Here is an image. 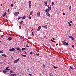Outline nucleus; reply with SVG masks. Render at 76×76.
<instances>
[{
	"mask_svg": "<svg viewBox=\"0 0 76 76\" xmlns=\"http://www.w3.org/2000/svg\"><path fill=\"white\" fill-rule=\"evenodd\" d=\"M19 12H15L14 14L15 16H17L18 15H19Z\"/></svg>",
	"mask_w": 76,
	"mask_h": 76,
	"instance_id": "1",
	"label": "nucleus"
},
{
	"mask_svg": "<svg viewBox=\"0 0 76 76\" xmlns=\"http://www.w3.org/2000/svg\"><path fill=\"white\" fill-rule=\"evenodd\" d=\"M20 60V58H19L18 59H17V60H15L14 61V63H17L18 61H19V60Z\"/></svg>",
	"mask_w": 76,
	"mask_h": 76,
	"instance_id": "2",
	"label": "nucleus"
},
{
	"mask_svg": "<svg viewBox=\"0 0 76 76\" xmlns=\"http://www.w3.org/2000/svg\"><path fill=\"white\" fill-rule=\"evenodd\" d=\"M12 38V37H8V41H11V40L12 39V38Z\"/></svg>",
	"mask_w": 76,
	"mask_h": 76,
	"instance_id": "3",
	"label": "nucleus"
},
{
	"mask_svg": "<svg viewBox=\"0 0 76 76\" xmlns=\"http://www.w3.org/2000/svg\"><path fill=\"white\" fill-rule=\"evenodd\" d=\"M37 17H39L40 16V12H39V11H38L37 12Z\"/></svg>",
	"mask_w": 76,
	"mask_h": 76,
	"instance_id": "4",
	"label": "nucleus"
},
{
	"mask_svg": "<svg viewBox=\"0 0 76 76\" xmlns=\"http://www.w3.org/2000/svg\"><path fill=\"white\" fill-rule=\"evenodd\" d=\"M41 29V27L40 26H39L37 28V31H40V30Z\"/></svg>",
	"mask_w": 76,
	"mask_h": 76,
	"instance_id": "5",
	"label": "nucleus"
},
{
	"mask_svg": "<svg viewBox=\"0 0 76 76\" xmlns=\"http://www.w3.org/2000/svg\"><path fill=\"white\" fill-rule=\"evenodd\" d=\"M46 15H47V16H49V17H50V14L48 12H46Z\"/></svg>",
	"mask_w": 76,
	"mask_h": 76,
	"instance_id": "6",
	"label": "nucleus"
},
{
	"mask_svg": "<svg viewBox=\"0 0 76 76\" xmlns=\"http://www.w3.org/2000/svg\"><path fill=\"white\" fill-rule=\"evenodd\" d=\"M9 68H10V67H7L5 69V70H10V69H9Z\"/></svg>",
	"mask_w": 76,
	"mask_h": 76,
	"instance_id": "7",
	"label": "nucleus"
},
{
	"mask_svg": "<svg viewBox=\"0 0 76 76\" xmlns=\"http://www.w3.org/2000/svg\"><path fill=\"white\" fill-rule=\"evenodd\" d=\"M69 38H71L72 39V40H73V39H74V38L72 36H69Z\"/></svg>",
	"mask_w": 76,
	"mask_h": 76,
	"instance_id": "8",
	"label": "nucleus"
},
{
	"mask_svg": "<svg viewBox=\"0 0 76 76\" xmlns=\"http://www.w3.org/2000/svg\"><path fill=\"white\" fill-rule=\"evenodd\" d=\"M48 11H49V9H48V8H47L45 10V13H47L48 12Z\"/></svg>",
	"mask_w": 76,
	"mask_h": 76,
	"instance_id": "9",
	"label": "nucleus"
},
{
	"mask_svg": "<svg viewBox=\"0 0 76 76\" xmlns=\"http://www.w3.org/2000/svg\"><path fill=\"white\" fill-rule=\"evenodd\" d=\"M47 26L46 25L45 26H42V27H43V28H45V29H47Z\"/></svg>",
	"mask_w": 76,
	"mask_h": 76,
	"instance_id": "10",
	"label": "nucleus"
},
{
	"mask_svg": "<svg viewBox=\"0 0 76 76\" xmlns=\"http://www.w3.org/2000/svg\"><path fill=\"white\" fill-rule=\"evenodd\" d=\"M62 42H63V44H64V45H66V43L64 41H62Z\"/></svg>",
	"mask_w": 76,
	"mask_h": 76,
	"instance_id": "11",
	"label": "nucleus"
},
{
	"mask_svg": "<svg viewBox=\"0 0 76 76\" xmlns=\"http://www.w3.org/2000/svg\"><path fill=\"white\" fill-rule=\"evenodd\" d=\"M1 56H3L4 57H7V56L6 55H5V54H2Z\"/></svg>",
	"mask_w": 76,
	"mask_h": 76,
	"instance_id": "12",
	"label": "nucleus"
},
{
	"mask_svg": "<svg viewBox=\"0 0 76 76\" xmlns=\"http://www.w3.org/2000/svg\"><path fill=\"white\" fill-rule=\"evenodd\" d=\"M33 13V11H32L30 12V15H32V14Z\"/></svg>",
	"mask_w": 76,
	"mask_h": 76,
	"instance_id": "13",
	"label": "nucleus"
},
{
	"mask_svg": "<svg viewBox=\"0 0 76 76\" xmlns=\"http://www.w3.org/2000/svg\"><path fill=\"white\" fill-rule=\"evenodd\" d=\"M23 20H22L21 22H19V23L20 24V25H22V23H23Z\"/></svg>",
	"mask_w": 76,
	"mask_h": 76,
	"instance_id": "14",
	"label": "nucleus"
},
{
	"mask_svg": "<svg viewBox=\"0 0 76 76\" xmlns=\"http://www.w3.org/2000/svg\"><path fill=\"white\" fill-rule=\"evenodd\" d=\"M17 50H18V51H20V49L19 48H17Z\"/></svg>",
	"mask_w": 76,
	"mask_h": 76,
	"instance_id": "15",
	"label": "nucleus"
},
{
	"mask_svg": "<svg viewBox=\"0 0 76 76\" xmlns=\"http://www.w3.org/2000/svg\"><path fill=\"white\" fill-rule=\"evenodd\" d=\"M70 68L72 69V70H74V68H73V67H72V66H70Z\"/></svg>",
	"mask_w": 76,
	"mask_h": 76,
	"instance_id": "16",
	"label": "nucleus"
},
{
	"mask_svg": "<svg viewBox=\"0 0 76 76\" xmlns=\"http://www.w3.org/2000/svg\"><path fill=\"white\" fill-rule=\"evenodd\" d=\"M69 9L70 11H71V10H72V7L71 6H70L69 7Z\"/></svg>",
	"mask_w": 76,
	"mask_h": 76,
	"instance_id": "17",
	"label": "nucleus"
},
{
	"mask_svg": "<svg viewBox=\"0 0 76 76\" xmlns=\"http://www.w3.org/2000/svg\"><path fill=\"white\" fill-rule=\"evenodd\" d=\"M49 9V10H51V7H49L48 8V9Z\"/></svg>",
	"mask_w": 76,
	"mask_h": 76,
	"instance_id": "18",
	"label": "nucleus"
},
{
	"mask_svg": "<svg viewBox=\"0 0 76 76\" xmlns=\"http://www.w3.org/2000/svg\"><path fill=\"white\" fill-rule=\"evenodd\" d=\"M21 56H23L24 57H26V55H23L22 54H21Z\"/></svg>",
	"mask_w": 76,
	"mask_h": 76,
	"instance_id": "19",
	"label": "nucleus"
},
{
	"mask_svg": "<svg viewBox=\"0 0 76 76\" xmlns=\"http://www.w3.org/2000/svg\"><path fill=\"white\" fill-rule=\"evenodd\" d=\"M68 24L70 26H72V25H71V24H70V22H68Z\"/></svg>",
	"mask_w": 76,
	"mask_h": 76,
	"instance_id": "20",
	"label": "nucleus"
},
{
	"mask_svg": "<svg viewBox=\"0 0 76 76\" xmlns=\"http://www.w3.org/2000/svg\"><path fill=\"white\" fill-rule=\"evenodd\" d=\"M35 55H36V56H39V53H38V54L36 53L35 54Z\"/></svg>",
	"mask_w": 76,
	"mask_h": 76,
	"instance_id": "21",
	"label": "nucleus"
},
{
	"mask_svg": "<svg viewBox=\"0 0 76 76\" xmlns=\"http://www.w3.org/2000/svg\"><path fill=\"white\" fill-rule=\"evenodd\" d=\"M29 4V5H30L31 4V1H29L28 2Z\"/></svg>",
	"mask_w": 76,
	"mask_h": 76,
	"instance_id": "22",
	"label": "nucleus"
},
{
	"mask_svg": "<svg viewBox=\"0 0 76 76\" xmlns=\"http://www.w3.org/2000/svg\"><path fill=\"white\" fill-rule=\"evenodd\" d=\"M29 9H31V5H29Z\"/></svg>",
	"mask_w": 76,
	"mask_h": 76,
	"instance_id": "23",
	"label": "nucleus"
},
{
	"mask_svg": "<svg viewBox=\"0 0 76 76\" xmlns=\"http://www.w3.org/2000/svg\"><path fill=\"white\" fill-rule=\"evenodd\" d=\"M53 5H54V2H53L51 4V6H53Z\"/></svg>",
	"mask_w": 76,
	"mask_h": 76,
	"instance_id": "24",
	"label": "nucleus"
},
{
	"mask_svg": "<svg viewBox=\"0 0 76 76\" xmlns=\"http://www.w3.org/2000/svg\"><path fill=\"white\" fill-rule=\"evenodd\" d=\"M66 46H69V43H68V42H66Z\"/></svg>",
	"mask_w": 76,
	"mask_h": 76,
	"instance_id": "25",
	"label": "nucleus"
},
{
	"mask_svg": "<svg viewBox=\"0 0 76 76\" xmlns=\"http://www.w3.org/2000/svg\"><path fill=\"white\" fill-rule=\"evenodd\" d=\"M44 3H45V4L47 3V2L46 1H45Z\"/></svg>",
	"mask_w": 76,
	"mask_h": 76,
	"instance_id": "26",
	"label": "nucleus"
},
{
	"mask_svg": "<svg viewBox=\"0 0 76 76\" xmlns=\"http://www.w3.org/2000/svg\"><path fill=\"white\" fill-rule=\"evenodd\" d=\"M12 50L13 51H15V48H12Z\"/></svg>",
	"mask_w": 76,
	"mask_h": 76,
	"instance_id": "27",
	"label": "nucleus"
},
{
	"mask_svg": "<svg viewBox=\"0 0 76 76\" xmlns=\"http://www.w3.org/2000/svg\"><path fill=\"white\" fill-rule=\"evenodd\" d=\"M10 72L11 73H13V71L12 70H11L10 71Z\"/></svg>",
	"mask_w": 76,
	"mask_h": 76,
	"instance_id": "28",
	"label": "nucleus"
},
{
	"mask_svg": "<svg viewBox=\"0 0 76 76\" xmlns=\"http://www.w3.org/2000/svg\"><path fill=\"white\" fill-rule=\"evenodd\" d=\"M28 18H29V19H31V17L30 16V15H29Z\"/></svg>",
	"mask_w": 76,
	"mask_h": 76,
	"instance_id": "29",
	"label": "nucleus"
},
{
	"mask_svg": "<svg viewBox=\"0 0 76 76\" xmlns=\"http://www.w3.org/2000/svg\"><path fill=\"white\" fill-rule=\"evenodd\" d=\"M3 73H6V71L4 70L3 71Z\"/></svg>",
	"mask_w": 76,
	"mask_h": 76,
	"instance_id": "30",
	"label": "nucleus"
},
{
	"mask_svg": "<svg viewBox=\"0 0 76 76\" xmlns=\"http://www.w3.org/2000/svg\"><path fill=\"white\" fill-rule=\"evenodd\" d=\"M26 17H23L22 18V19H25Z\"/></svg>",
	"mask_w": 76,
	"mask_h": 76,
	"instance_id": "31",
	"label": "nucleus"
},
{
	"mask_svg": "<svg viewBox=\"0 0 76 76\" xmlns=\"http://www.w3.org/2000/svg\"><path fill=\"white\" fill-rule=\"evenodd\" d=\"M9 51H12V49H9Z\"/></svg>",
	"mask_w": 76,
	"mask_h": 76,
	"instance_id": "32",
	"label": "nucleus"
},
{
	"mask_svg": "<svg viewBox=\"0 0 76 76\" xmlns=\"http://www.w3.org/2000/svg\"><path fill=\"white\" fill-rule=\"evenodd\" d=\"M11 7H13V4H11Z\"/></svg>",
	"mask_w": 76,
	"mask_h": 76,
	"instance_id": "33",
	"label": "nucleus"
},
{
	"mask_svg": "<svg viewBox=\"0 0 76 76\" xmlns=\"http://www.w3.org/2000/svg\"><path fill=\"white\" fill-rule=\"evenodd\" d=\"M22 50H25V48H23Z\"/></svg>",
	"mask_w": 76,
	"mask_h": 76,
	"instance_id": "34",
	"label": "nucleus"
},
{
	"mask_svg": "<svg viewBox=\"0 0 76 76\" xmlns=\"http://www.w3.org/2000/svg\"><path fill=\"white\" fill-rule=\"evenodd\" d=\"M53 68H54V69H57V67L55 66H53Z\"/></svg>",
	"mask_w": 76,
	"mask_h": 76,
	"instance_id": "35",
	"label": "nucleus"
},
{
	"mask_svg": "<svg viewBox=\"0 0 76 76\" xmlns=\"http://www.w3.org/2000/svg\"><path fill=\"white\" fill-rule=\"evenodd\" d=\"M43 67H45V65H44V64H43Z\"/></svg>",
	"mask_w": 76,
	"mask_h": 76,
	"instance_id": "36",
	"label": "nucleus"
},
{
	"mask_svg": "<svg viewBox=\"0 0 76 76\" xmlns=\"http://www.w3.org/2000/svg\"><path fill=\"white\" fill-rule=\"evenodd\" d=\"M0 53H3V52L1 50H0Z\"/></svg>",
	"mask_w": 76,
	"mask_h": 76,
	"instance_id": "37",
	"label": "nucleus"
},
{
	"mask_svg": "<svg viewBox=\"0 0 76 76\" xmlns=\"http://www.w3.org/2000/svg\"><path fill=\"white\" fill-rule=\"evenodd\" d=\"M6 16V14H4V15H3V16L4 17V16Z\"/></svg>",
	"mask_w": 76,
	"mask_h": 76,
	"instance_id": "38",
	"label": "nucleus"
},
{
	"mask_svg": "<svg viewBox=\"0 0 76 76\" xmlns=\"http://www.w3.org/2000/svg\"><path fill=\"white\" fill-rule=\"evenodd\" d=\"M47 3L45 4V5L46 6H47Z\"/></svg>",
	"mask_w": 76,
	"mask_h": 76,
	"instance_id": "39",
	"label": "nucleus"
},
{
	"mask_svg": "<svg viewBox=\"0 0 76 76\" xmlns=\"http://www.w3.org/2000/svg\"><path fill=\"white\" fill-rule=\"evenodd\" d=\"M26 46L27 47H30L29 46L27 45H26Z\"/></svg>",
	"mask_w": 76,
	"mask_h": 76,
	"instance_id": "40",
	"label": "nucleus"
},
{
	"mask_svg": "<svg viewBox=\"0 0 76 76\" xmlns=\"http://www.w3.org/2000/svg\"><path fill=\"white\" fill-rule=\"evenodd\" d=\"M72 48H74V47H75V46L74 45H72Z\"/></svg>",
	"mask_w": 76,
	"mask_h": 76,
	"instance_id": "41",
	"label": "nucleus"
},
{
	"mask_svg": "<svg viewBox=\"0 0 76 76\" xmlns=\"http://www.w3.org/2000/svg\"><path fill=\"white\" fill-rule=\"evenodd\" d=\"M63 15L64 16V15H65V13H64V12L63 13Z\"/></svg>",
	"mask_w": 76,
	"mask_h": 76,
	"instance_id": "42",
	"label": "nucleus"
},
{
	"mask_svg": "<svg viewBox=\"0 0 76 76\" xmlns=\"http://www.w3.org/2000/svg\"><path fill=\"white\" fill-rule=\"evenodd\" d=\"M47 7L48 8L50 7L49 5H48Z\"/></svg>",
	"mask_w": 76,
	"mask_h": 76,
	"instance_id": "43",
	"label": "nucleus"
},
{
	"mask_svg": "<svg viewBox=\"0 0 76 76\" xmlns=\"http://www.w3.org/2000/svg\"><path fill=\"white\" fill-rule=\"evenodd\" d=\"M11 75L12 76H15V75L13 74H11Z\"/></svg>",
	"mask_w": 76,
	"mask_h": 76,
	"instance_id": "44",
	"label": "nucleus"
},
{
	"mask_svg": "<svg viewBox=\"0 0 76 76\" xmlns=\"http://www.w3.org/2000/svg\"><path fill=\"white\" fill-rule=\"evenodd\" d=\"M4 35H1V37H4Z\"/></svg>",
	"mask_w": 76,
	"mask_h": 76,
	"instance_id": "45",
	"label": "nucleus"
},
{
	"mask_svg": "<svg viewBox=\"0 0 76 76\" xmlns=\"http://www.w3.org/2000/svg\"><path fill=\"white\" fill-rule=\"evenodd\" d=\"M20 19V17H19L18 18V20H19V19Z\"/></svg>",
	"mask_w": 76,
	"mask_h": 76,
	"instance_id": "46",
	"label": "nucleus"
},
{
	"mask_svg": "<svg viewBox=\"0 0 76 76\" xmlns=\"http://www.w3.org/2000/svg\"><path fill=\"white\" fill-rule=\"evenodd\" d=\"M51 76V74H50L49 75V76Z\"/></svg>",
	"mask_w": 76,
	"mask_h": 76,
	"instance_id": "47",
	"label": "nucleus"
},
{
	"mask_svg": "<svg viewBox=\"0 0 76 76\" xmlns=\"http://www.w3.org/2000/svg\"><path fill=\"white\" fill-rule=\"evenodd\" d=\"M51 41H52V42H53V39H51Z\"/></svg>",
	"mask_w": 76,
	"mask_h": 76,
	"instance_id": "48",
	"label": "nucleus"
},
{
	"mask_svg": "<svg viewBox=\"0 0 76 76\" xmlns=\"http://www.w3.org/2000/svg\"><path fill=\"white\" fill-rule=\"evenodd\" d=\"M29 76H32V74H29Z\"/></svg>",
	"mask_w": 76,
	"mask_h": 76,
	"instance_id": "49",
	"label": "nucleus"
},
{
	"mask_svg": "<svg viewBox=\"0 0 76 76\" xmlns=\"http://www.w3.org/2000/svg\"><path fill=\"white\" fill-rule=\"evenodd\" d=\"M30 54H31V55L32 54H33L32 52H30Z\"/></svg>",
	"mask_w": 76,
	"mask_h": 76,
	"instance_id": "50",
	"label": "nucleus"
},
{
	"mask_svg": "<svg viewBox=\"0 0 76 76\" xmlns=\"http://www.w3.org/2000/svg\"><path fill=\"white\" fill-rule=\"evenodd\" d=\"M46 37L45 36L44 37V39H45V37Z\"/></svg>",
	"mask_w": 76,
	"mask_h": 76,
	"instance_id": "51",
	"label": "nucleus"
},
{
	"mask_svg": "<svg viewBox=\"0 0 76 76\" xmlns=\"http://www.w3.org/2000/svg\"><path fill=\"white\" fill-rule=\"evenodd\" d=\"M56 42V41H53V42Z\"/></svg>",
	"mask_w": 76,
	"mask_h": 76,
	"instance_id": "52",
	"label": "nucleus"
},
{
	"mask_svg": "<svg viewBox=\"0 0 76 76\" xmlns=\"http://www.w3.org/2000/svg\"><path fill=\"white\" fill-rule=\"evenodd\" d=\"M8 12H9V9H8V10H7Z\"/></svg>",
	"mask_w": 76,
	"mask_h": 76,
	"instance_id": "53",
	"label": "nucleus"
},
{
	"mask_svg": "<svg viewBox=\"0 0 76 76\" xmlns=\"http://www.w3.org/2000/svg\"><path fill=\"white\" fill-rule=\"evenodd\" d=\"M33 29H32L31 30V32H33V31H33Z\"/></svg>",
	"mask_w": 76,
	"mask_h": 76,
	"instance_id": "54",
	"label": "nucleus"
},
{
	"mask_svg": "<svg viewBox=\"0 0 76 76\" xmlns=\"http://www.w3.org/2000/svg\"><path fill=\"white\" fill-rule=\"evenodd\" d=\"M70 23H72V21H70Z\"/></svg>",
	"mask_w": 76,
	"mask_h": 76,
	"instance_id": "55",
	"label": "nucleus"
},
{
	"mask_svg": "<svg viewBox=\"0 0 76 76\" xmlns=\"http://www.w3.org/2000/svg\"><path fill=\"white\" fill-rule=\"evenodd\" d=\"M52 39H53V40H54L55 39H54V38H52Z\"/></svg>",
	"mask_w": 76,
	"mask_h": 76,
	"instance_id": "56",
	"label": "nucleus"
},
{
	"mask_svg": "<svg viewBox=\"0 0 76 76\" xmlns=\"http://www.w3.org/2000/svg\"><path fill=\"white\" fill-rule=\"evenodd\" d=\"M57 45H58V44H56V46H57Z\"/></svg>",
	"mask_w": 76,
	"mask_h": 76,
	"instance_id": "57",
	"label": "nucleus"
},
{
	"mask_svg": "<svg viewBox=\"0 0 76 76\" xmlns=\"http://www.w3.org/2000/svg\"><path fill=\"white\" fill-rule=\"evenodd\" d=\"M31 34H32V35H33V32H31Z\"/></svg>",
	"mask_w": 76,
	"mask_h": 76,
	"instance_id": "58",
	"label": "nucleus"
},
{
	"mask_svg": "<svg viewBox=\"0 0 76 76\" xmlns=\"http://www.w3.org/2000/svg\"><path fill=\"white\" fill-rule=\"evenodd\" d=\"M14 76H16V74H14Z\"/></svg>",
	"mask_w": 76,
	"mask_h": 76,
	"instance_id": "59",
	"label": "nucleus"
},
{
	"mask_svg": "<svg viewBox=\"0 0 76 76\" xmlns=\"http://www.w3.org/2000/svg\"><path fill=\"white\" fill-rule=\"evenodd\" d=\"M6 12H5L4 14H6Z\"/></svg>",
	"mask_w": 76,
	"mask_h": 76,
	"instance_id": "60",
	"label": "nucleus"
},
{
	"mask_svg": "<svg viewBox=\"0 0 76 76\" xmlns=\"http://www.w3.org/2000/svg\"><path fill=\"white\" fill-rule=\"evenodd\" d=\"M25 54H27V53H26V52H25Z\"/></svg>",
	"mask_w": 76,
	"mask_h": 76,
	"instance_id": "61",
	"label": "nucleus"
},
{
	"mask_svg": "<svg viewBox=\"0 0 76 76\" xmlns=\"http://www.w3.org/2000/svg\"><path fill=\"white\" fill-rule=\"evenodd\" d=\"M51 76H54V75H51Z\"/></svg>",
	"mask_w": 76,
	"mask_h": 76,
	"instance_id": "62",
	"label": "nucleus"
},
{
	"mask_svg": "<svg viewBox=\"0 0 76 76\" xmlns=\"http://www.w3.org/2000/svg\"><path fill=\"white\" fill-rule=\"evenodd\" d=\"M32 36H34V34H32Z\"/></svg>",
	"mask_w": 76,
	"mask_h": 76,
	"instance_id": "63",
	"label": "nucleus"
},
{
	"mask_svg": "<svg viewBox=\"0 0 76 76\" xmlns=\"http://www.w3.org/2000/svg\"><path fill=\"white\" fill-rule=\"evenodd\" d=\"M28 70H29V69H28Z\"/></svg>",
	"mask_w": 76,
	"mask_h": 76,
	"instance_id": "64",
	"label": "nucleus"
}]
</instances>
